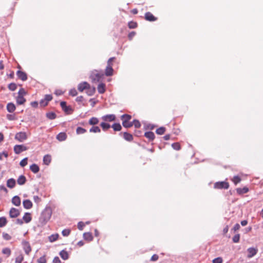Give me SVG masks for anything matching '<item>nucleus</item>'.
<instances>
[{"mask_svg": "<svg viewBox=\"0 0 263 263\" xmlns=\"http://www.w3.org/2000/svg\"><path fill=\"white\" fill-rule=\"evenodd\" d=\"M46 117L49 119H54L56 117V115L53 112H49L46 114Z\"/></svg>", "mask_w": 263, "mask_h": 263, "instance_id": "obj_41", "label": "nucleus"}, {"mask_svg": "<svg viewBox=\"0 0 263 263\" xmlns=\"http://www.w3.org/2000/svg\"><path fill=\"white\" fill-rule=\"evenodd\" d=\"M133 126L134 125L135 128H138L141 126L140 122L137 120H134L132 122Z\"/></svg>", "mask_w": 263, "mask_h": 263, "instance_id": "obj_46", "label": "nucleus"}, {"mask_svg": "<svg viewBox=\"0 0 263 263\" xmlns=\"http://www.w3.org/2000/svg\"><path fill=\"white\" fill-rule=\"evenodd\" d=\"M7 119L9 120L12 121L16 120V117L14 114H8L7 115Z\"/></svg>", "mask_w": 263, "mask_h": 263, "instance_id": "obj_49", "label": "nucleus"}, {"mask_svg": "<svg viewBox=\"0 0 263 263\" xmlns=\"http://www.w3.org/2000/svg\"><path fill=\"white\" fill-rule=\"evenodd\" d=\"M100 126L103 130H107L110 127V124L104 121L100 124Z\"/></svg>", "mask_w": 263, "mask_h": 263, "instance_id": "obj_34", "label": "nucleus"}, {"mask_svg": "<svg viewBox=\"0 0 263 263\" xmlns=\"http://www.w3.org/2000/svg\"><path fill=\"white\" fill-rule=\"evenodd\" d=\"M59 255L63 260H67L69 258V254L67 251L64 250H62Z\"/></svg>", "mask_w": 263, "mask_h": 263, "instance_id": "obj_29", "label": "nucleus"}, {"mask_svg": "<svg viewBox=\"0 0 263 263\" xmlns=\"http://www.w3.org/2000/svg\"><path fill=\"white\" fill-rule=\"evenodd\" d=\"M233 241L234 243H237L240 240V234H235L233 238H232Z\"/></svg>", "mask_w": 263, "mask_h": 263, "instance_id": "obj_44", "label": "nucleus"}, {"mask_svg": "<svg viewBox=\"0 0 263 263\" xmlns=\"http://www.w3.org/2000/svg\"><path fill=\"white\" fill-rule=\"evenodd\" d=\"M22 245L26 254L28 255L31 251V248L29 242L27 241H23L22 242Z\"/></svg>", "mask_w": 263, "mask_h": 263, "instance_id": "obj_11", "label": "nucleus"}, {"mask_svg": "<svg viewBox=\"0 0 263 263\" xmlns=\"http://www.w3.org/2000/svg\"><path fill=\"white\" fill-rule=\"evenodd\" d=\"M222 258L221 257H218L217 258H214L212 260L213 263H222Z\"/></svg>", "mask_w": 263, "mask_h": 263, "instance_id": "obj_52", "label": "nucleus"}, {"mask_svg": "<svg viewBox=\"0 0 263 263\" xmlns=\"http://www.w3.org/2000/svg\"><path fill=\"white\" fill-rule=\"evenodd\" d=\"M241 180V178L238 176H235L232 179L233 182L235 185L239 183Z\"/></svg>", "mask_w": 263, "mask_h": 263, "instance_id": "obj_40", "label": "nucleus"}, {"mask_svg": "<svg viewBox=\"0 0 263 263\" xmlns=\"http://www.w3.org/2000/svg\"><path fill=\"white\" fill-rule=\"evenodd\" d=\"M70 229H64L62 231V234L64 236H68L70 233Z\"/></svg>", "mask_w": 263, "mask_h": 263, "instance_id": "obj_51", "label": "nucleus"}, {"mask_svg": "<svg viewBox=\"0 0 263 263\" xmlns=\"http://www.w3.org/2000/svg\"><path fill=\"white\" fill-rule=\"evenodd\" d=\"M56 138L59 141H63L66 140L67 135L66 133H59Z\"/></svg>", "mask_w": 263, "mask_h": 263, "instance_id": "obj_24", "label": "nucleus"}, {"mask_svg": "<svg viewBox=\"0 0 263 263\" xmlns=\"http://www.w3.org/2000/svg\"><path fill=\"white\" fill-rule=\"evenodd\" d=\"M30 170L34 174L37 173L40 171L39 166L35 163L30 166Z\"/></svg>", "mask_w": 263, "mask_h": 263, "instance_id": "obj_28", "label": "nucleus"}, {"mask_svg": "<svg viewBox=\"0 0 263 263\" xmlns=\"http://www.w3.org/2000/svg\"><path fill=\"white\" fill-rule=\"evenodd\" d=\"M96 92V88L93 86H91L89 84V86L87 87V88L86 90V93L88 96H91L95 94Z\"/></svg>", "mask_w": 263, "mask_h": 263, "instance_id": "obj_16", "label": "nucleus"}, {"mask_svg": "<svg viewBox=\"0 0 263 263\" xmlns=\"http://www.w3.org/2000/svg\"><path fill=\"white\" fill-rule=\"evenodd\" d=\"M84 100V98H83V97L81 96H79L76 99V101L77 102H79V103H80V102H82Z\"/></svg>", "mask_w": 263, "mask_h": 263, "instance_id": "obj_64", "label": "nucleus"}, {"mask_svg": "<svg viewBox=\"0 0 263 263\" xmlns=\"http://www.w3.org/2000/svg\"><path fill=\"white\" fill-rule=\"evenodd\" d=\"M128 26L130 29H134L137 27L138 24L136 22L130 21L128 23Z\"/></svg>", "mask_w": 263, "mask_h": 263, "instance_id": "obj_39", "label": "nucleus"}, {"mask_svg": "<svg viewBox=\"0 0 263 263\" xmlns=\"http://www.w3.org/2000/svg\"><path fill=\"white\" fill-rule=\"evenodd\" d=\"M247 251L249 253L247 255L248 258L253 257L257 253V249L252 247L248 248Z\"/></svg>", "mask_w": 263, "mask_h": 263, "instance_id": "obj_13", "label": "nucleus"}, {"mask_svg": "<svg viewBox=\"0 0 263 263\" xmlns=\"http://www.w3.org/2000/svg\"><path fill=\"white\" fill-rule=\"evenodd\" d=\"M7 220L5 217H0V228L5 227L7 223Z\"/></svg>", "mask_w": 263, "mask_h": 263, "instance_id": "obj_35", "label": "nucleus"}, {"mask_svg": "<svg viewBox=\"0 0 263 263\" xmlns=\"http://www.w3.org/2000/svg\"><path fill=\"white\" fill-rule=\"evenodd\" d=\"M45 256V255H43V256L40 257L37 259L36 262L37 263H46L47 261Z\"/></svg>", "mask_w": 263, "mask_h": 263, "instance_id": "obj_48", "label": "nucleus"}, {"mask_svg": "<svg viewBox=\"0 0 263 263\" xmlns=\"http://www.w3.org/2000/svg\"><path fill=\"white\" fill-rule=\"evenodd\" d=\"M32 217L31 216V214L28 212H26L25 213L23 217V220L26 222V223H29L31 221Z\"/></svg>", "mask_w": 263, "mask_h": 263, "instance_id": "obj_25", "label": "nucleus"}, {"mask_svg": "<svg viewBox=\"0 0 263 263\" xmlns=\"http://www.w3.org/2000/svg\"><path fill=\"white\" fill-rule=\"evenodd\" d=\"M144 135L148 139L149 141H153L155 138L154 133H144Z\"/></svg>", "mask_w": 263, "mask_h": 263, "instance_id": "obj_33", "label": "nucleus"}, {"mask_svg": "<svg viewBox=\"0 0 263 263\" xmlns=\"http://www.w3.org/2000/svg\"><path fill=\"white\" fill-rule=\"evenodd\" d=\"M9 216L12 218L17 217L20 215V212L18 210L11 208L9 211Z\"/></svg>", "mask_w": 263, "mask_h": 263, "instance_id": "obj_8", "label": "nucleus"}, {"mask_svg": "<svg viewBox=\"0 0 263 263\" xmlns=\"http://www.w3.org/2000/svg\"><path fill=\"white\" fill-rule=\"evenodd\" d=\"M144 18L145 20L149 22H155L157 20V17H155L152 13L150 12H147L145 13Z\"/></svg>", "mask_w": 263, "mask_h": 263, "instance_id": "obj_10", "label": "nucleus"}, {"mask_svg": "<svg viewBox=\"0 0 263 263\" xmlns=\"http://www.w3.org/2000/svg\"><path fill=\"white\" fill-rule=\"evenodd\" d=\"M88 86L89 83L86 82H83L79 84L78 85V89L80 92H83L84 90H86Z\"/></svg>", "mask_w": 263, "mask_h": 263, "instance_id": "obj_12", "label": "nucleus"}, {"mask_svg": "<svg viewBox=\"0 0 263 263\" xmlns=\"http://www.w3.org/2000/svg\"><path fill=\"white\" fill-rule=\"evenodd\" d=\"M172 147L175 150L178 151L181 149L180 145L178 142L174 143L172 144Z\"/></svg>", "mask_w": 263, "mask_h": 263, "instance_id": "obj_43", "label": "nucleus"}, {"mask_svg": "<svg viewBox=\"0 0 263 263\" xmlns=\"http://www.w3.org/2000/svg\"><path fill=\"white\" fill-rule=\"evenodd\" d=\"M60 105L62 109L66 112H68L69 110H71V107L66 105V102H61L60 103Z\"/></svg>", "mask_w": 263, "mask_h": 263, "instance_id": "obj_27", "label": "nucleus"}, {"mask_svg": "<svg viewBox=\"0 0 263 263\" xmlns=\"http://www.w3.org/2000/svg\"><path fill=\"white\" fill-rule=\"evenodd\" d=\"M16 74L19 79L24 81L27 79V74L22 71L18 70L16 72Z\"/></svg>", "mask_w": 263, "mask_h": 263, "instance_id": "obj_14", "label": "nucleus"}, {"mask_svg": "<svg viewBox=\"0 0 263 263\" xmlns=\"http://www.w3.org/2000/svg\"><path fill=\"white\" fill-rule=\"evenodd\" d=\"M23 205L24 208L26 209H30L33 206L32 202L29 199L24 200L23 201Z\"/></svg>", "mask_w": 263, "mask_h": 263, "instance_id": "obj_15", "label": "nucleus"}, {"mask_svg": "<svg viewBox=\"0 0 263 263\" xmlns=\"http://www.w3.org/2000/svg\"><path fill=\"white\" fill-rule=\"evenodd\" d=\"M132 119L131 116L125 114L121 117L122 121V125L125 128H129L133 126L132 122H130Z\"/></svg>", "mask_w": 263, "mask_h": 263, "instance_id": "obj_3", "label": "nucleus"}, {"mask_svg": "<svg viewBox=\"0 0 263 263\" xmlns=\"http://www.w3.org/2000/svg\"><path fill=\"white\" fill-rule=\"evenodd\" d=\"M16 109L15 105L13 103H9L7 105V110L9 112H13Z\"/></svg>", "mask_w": 263, "mask_h": 263, "instance_id": "obj_26", "label": "nucleus"}, {"mask_svg": "<svg viewBox=\"0 0 263 263\" xmlns=\"http://www.w3.org/2000/svg\"><path fill=\"white\" fill-rule=\"evenodd\" d=\"M27 160H28V158L27 157H26V158H24L20 162V165L22 167H25L27 164Z\"/></svg>", "mask_w": 263, "mask_h": 263, "instance_id": "obj_47", "label": "nucleus"}, {"mask_svg": "<svg viewBox=\"0 0 263 263\" xmlns=\"http://www.w3.org/2000/svg\"><path fill=\"white\" fill-rule=\"evenodd\" d=\"M59 236V235L58 234H52L48 237V239L50 242H52L57 240L58 239Z\"/></svg>", "mask_w": 263, "mask_h": 263, "instance_id": "obj_36", "label": "nucleus"}, {"mask_svg": "<svg viewBox=\"0 0 263 263\" xmlns=\"http://www.w3.org/2000/svg\"><path fill=\"white\" fill-rule=\"evenodd\" d=\"M12 203L15 206H20L21 203V198L18 196H14L12 199Z\"/></svg>", "mask_w": 263, "mask_h": 263, "instance_id": "obj_17", "label": "nucleus"}, {"mask_svg": "<svg viewBox=\"0 0 263 263\" xmlns=\"http://www.w3.org/2000/svg\"><path fill=\"white\" fill-rule=\"evenodd\" d=\"M83 238L85 240L91 241L93 240L92 233L90 232H85L83 234Z\"/></svg>", "mask_w": 263, "mask_h": 263, "instance_id": "obj_21", "label": "nucleus"}, {"mask_svg": "<svg viewBox=\"0 0 263 263\" xmlns=\"http://www.w3.org/2000/svg\"><path fill=\"white\" fill-rule=\"evenodd\" d=\"M16 85L14 83H10L8 85V88L11 91H14L16 89Z\"/></svg>", "mask_w": 263, "mask_h": 263, "instance_id": "obj_50", "label": "nucleus"}, {"mask_svg": "<svg viewBox=\"0 0 263 263\" xmlns=\"http://www.w3.org/2000/svg\"><path fill=\"white\" fill-rule=\"evenodd\" d=\"M48 102L46 101L44 99L41 100L40 102V105L41 106H46L47 105Z\"/></svg>", "mask_w": 263, "mask_h": 263, "instance_id": "obj_57", "label": "nucleus"}, {"mask_svg": "<svg viewBox=\"0 0 263 263\" xmlns=\"http://www.w3.org/2000/svg\"><path fill=\"white\" fill-rule=\"evenodd\" d=\"M24 260V256L22 254H20L15 258V263H22Z\"/></svg>", "mask_w": 263, "mask_h": 263, "instance_id": "obj_45", "label": "nucleus"}, {"mask_svg": "<svg viewBox=\"0 0 263 263\" xmlns=\"http://www.w3.org/2000/svg\"><path fill=\"white\" fill-rule=\"evenodd\" d=\"M115 59V58L112 57L109 59L107 62V66L105 69V75L106 76H111L113 74L114 70L112 68V62Z\"/></svg>", "mask_w": 263, "mask_h": 263, "instance_id": "obj_4", "label": "nucleus"}, {"mask_svg": "<svg viewBox=\"0 0 263 263\" xmlns=\"http://www.w3.org/2000/svg\"><path fill=\"white\" fill-rule=\"evenodd\" d=\"M16 184V181L13 178L9 179L7 181V186L10 189L14 187Z\"/></svg>", "mask_w": 263, "mask_h": 263, "instance_id": "obj_18", "label": "nucleus"}, {"mask_svg": "<svg viewBox=\"0 0 263 263\" xmlns=\"http://www.w3.org/2000/svg\"><path fill=\"white\" fill-rule=\"evenodd\" d=\"M27 179L26 177L23 175H21L17 180V183L20 185H24Z\"/></svg>", "mask_w": 263, "mask_h": 263, "instance_id": "obj_20", "label": "nucleus"}, {"mask_svg": "<svg viewBox=\"0 0 263 263\" xmlns=\"http://www.w3.org/2000/svg\"><path fill=\"white\" fill-rule=\"evenodd\" d=\"M229 186V182L226 181L216 182L214 184V188L215 189H228Z\"/></svg>", "mask_w": 263, "mask_h": 263, "instance_id": "obj_5", "label": "nucleus"}, {"mask_svg": "<svg viewBox=\"0 0 263 263\" xmlns=\"http://www.w3.org/2000/svg\"><path fill=\"white\" fill-rule=\"evenodd\" d=\"M90 78L93 82H100L104 78V74L102 72L95 70L92 71Z\"/></svg>", "mask_w": 263, "mask_h": 263, "instance_id": "obj_2", "label": "nucleus"}, {"mask_svg": "<svg viewBox=\"0 0 263 263\" xmlns=\"http://www.w3.org/2000/svg\"><path fill=\"white\" fill-rule=\"evenodd\" d=\"M69 95H70L72 97H74L77 95L78 92H77V90L75 88H73V89H71V90H70V91L69 92Z\"/></svg>", "mask_w": 263, "mask_h": 263, "instance_id": "obj_53", "label": "nucleus"}, {"mask_svg": "<svg viewBox=\"0 0 263 263\" xmlns=\"http://www.w3.org/2000/svg\"><path fill=\"white\" fill-rule=\"evenodd\" d=\"M16 102L18 105L24 104L26 102V99L24 96L18 95L16 98Z\"/></svg>", "mask_w": 263, "mask_h": 263, "instance_id": "obj_30", "label": "nucleus"}, {"mask_svg": "<svg viewBox=\"0 0 263 263\" xmlns=\"http://www.w3.org/2000/svg\"><path fill=\"white\" fill-rule=\"evenodd\" d=\"M116 116L114 114L106 115L102 117L101 119L106 122H112L116 120Z\"/></svg>", "mask_w": 263, "mask_h": 263, "instance_id": "obj_9", "label": "nucleus"}, {"mask_svg": "<svg viewBox=\"0 0 263 263\" xmlns=\"http://www.w3.org/2000/svg\"><path fill=\"white\" fill-rule=\"evenodd\" d=\"M90 132H100V129L98 126H93L90 129Z\"/></svg>", "mask_w": 263, "mask_h": 263, "instance_id": "obj_62", "label": "nucleus"}, {"mask_svg": "<svg viewBox=\"0 0 263 263\" xmlns=\"http://www.w3.org/2000/svg\"><path fill=\"white\" fill-rule=\"evenodd\" d=\"M159 258V256L157 254H154L151 258V261H156Z\"/></svg>", "mask_w": 263, "mask_h": 263, "instance_id": "obj_60", "label": "nucleus"}, {"mask_svg": "<svg viewBox=\"0 0 263 263\" xmlns=\"http://www.w3.org/2000/svg\"><path fill=\"white\" fill-rule=\"evenodd\" d=\"M98 91L100 93H103L105 91V85L104 83H100L98 85Z\"/></svg>", "mask_w": 263, "mask_h": 263, "instance_id": "obj_31", "label": "nucleus"}, {"mask_svg": "<svg viewBox=\"0 0 263 263\" xmlns=\"http://www.w3.org/2000/svg\"><path fill=\"white\" fill-rule=\"evenodd\" d=\"M53 263H61V261L59 257L55 256L54 257V258L53 259Z\"/></svg>", "mask_w": 263, "mask_h": 263, "instance_id": "obj_63", "label": "nucleus"}, {"mask_svg": "<svg viewBox=\"0 0 263 263\" xmlns=\"http://www.w3.org/2000/svg\"><path fill=\"white\" fill-rule=\"evenodd\" d=\"M84 226L85 224L82 221H80L78 223V228L81 231L83 230Z\"/></svg>", "mask_w": 263, "mask_h": 263, "instance_id": "obj_55", "label": "nucleus"}, {"mask_svg": "<svg viewBox=\"0 0 263 263\" xmlns=\"http://www.w3.org/2000/svg\"><path fill=\"white\" fill-rule=\"evenodd\" d=\"M99 123V120L96 117H92L89 120V123L90 125H96Z\"/></svg>", "mask_w": 263, "mask_h": 263, "instance_id": "obj_37", "label": "nucleus"}, {"mask_svg": "<svg viewBox=\"0 0 263 263\" xmlns=\"http://www.w3.org/2000/svg\"><path fill=\"white\" fill-rule=\"evenodd\" d=\"M3 237L4 239L6 240H9L11 239V237L8 233L3 232Z\"/></svg>", "mask_w": 263, "mask_h": 263, "instance_id": "obj_54", "label": "nucleus"}, {"mask_svg": "<svg viewBox=\"0 0 263 263\" xmlns=\"http://www.w3.org/2000/svg\"><path fill=\"white\" fill-rule=\"evenodd\" d=\"M52 214V212L50 209H46L42 213L41 215L39 218L40 223L44 226L49 221L50 219Z\"/></svg>", "mask_w": 263, "mask_h": 263, "instance_id": "obj_1", "label": "nucleus"}, {"mask_svg": "<svg viewBox=\"0 0 263 263\" xmlns=\"http://www.w3.org/2000/svg\"><path fill=\"white\" fill-rule=\"evenodd\" d=\"M136 33L135 31H132L130 32L128 35V38L129 40H132L133 38L135 36Z\"/></svg>", "mask_w": 263, "mask_h": 263, "instance_id": "obj_59", "label": "nucleus"}, {"mask_svg": "<svg viewBox=\"0 0 263 263\" xmlns=\"http://www.w3.org/2000/svg\"><path fill=\"white\" fill-rule=\"evenodd\" d=\"M156 127V126L154 124L146 123H144V128L145 130H154Z\"/></svg>", "mask_w": 263, "mask_h": 263, "instance_id": "obj_22", "label": "nucleus"}, {"mask_svg": "<svg viewBox=\"0 0 263 263\" xmlns=\"http://www.w3.org/2000/svg\"><path fill=\"white\" fill-rule=\"evenodd\" d=\"M51 160V156L49 155H46L43 158V163L44 164L48 165Z\"/></svg>", "mask_w": 263, "mask_h": 263, "instance_id": "obj_32", "label": "nucleus"}, {"mask_svg": "<svg viewBox=\"0 0 263 263\" xmlns=\"http://www.w3.org/2000/svg\"><path fill=\"white\" fill-rule=\"evenodd\" d=\"M26 94V92L24 88H21L18 92V95L19 96H24Z\"/></svg>", "mask_w": 263, "mask_h": 263, "instance_id": "obj_56", "label": "nucleus"}, {"mask_svg": "<svg viewBox=\"0 0 263 263\" xmlns=\"http://www.w3.org/2000/svg\"><path fill=\"white\" fill-rule=\"evenodd\" d=\"M237 193L240 195H241L243 194L247 193L249 189L248 187L245 186L243 188H237L236 189Z\"/></svg>", "mask_w": 263, "mask_h": 263, "instance_id": "obj_19", "label": "nucleus"}, {"mask_svg": "<svg viewBox=\"0 0 263 263\" xmlns=\"http://www.w3.org/2000/svg\"><path fill=\"white\" fill-rule=\"evenodd\" d=\"M44 99L49 102L50 101H51L52 99V96L51 95H46L45 96Z\"/></svg>", "mask_w": 263, "mask_h": 263, "instance_id": "obj_58", "label": "nucleus"}, {"mask_svg": "<svg viewBox=\"0 0 263 263\" xmlns=\"http://www.w3.org/2000/svg\"><path fill=\"white\" fill-rule=\"evenodd\" d=\"M112 127L115 131H120L122 127L120 123H115L112 125Z\"/></svg>", "mask_w": 263, "mask_h": 263, "instance_id": "obj_38", "label": "nucleus"}, {"mask_svg": "<svg viewBox=\"0 0 263 263\" xmlns=\"http://www.w3.org/2000/svg\"><path fill=\"white\" fill-rule=\"evenodd\" d=\"M240 227L239 224L236 223L234 225V226L233 228V229H232V230H233L234 232H236L237 230H238L240 229Z\"/></svg>", "mask_w": 263, "mask_h": 263, "instance_id": "obj_61", "label": "nucleus"}, {"mask_svg": "<svg viewBox=\"0 0 263 263\" xmlns=\"http://www.w3.org/2000/svg\"><path fill=\"white\" fill-rule=\"evenodd\" d=\"M29 135L27 133H16L14 138L18 142H23L27 139Z\"/></svg>", "mask_w": 263, "mask_h": 263, "instance_id": "obj_6", "label": "nucleus"}, {"mask_svg": "<svg viewBox=\"0 0 263 263\" xmlns=\"http://www.w3.org/2000/svg\"><path fill=\"white\" fill-rule=\"evenodd\" d=\"M2 253L4 254H6L8 256H9L11 255V251L9 248H5L2 250Z\"/></svg>", "mask_w": 263, "mask_h": 263, "instance_id": "obj_42", "label": "nucleus"}, {"mask_svg": "<svg viewBox=\"0 0 263 263\" xmlns=\"http://www.w3.org/2000/svg\"><path fill=\"white\" fill-rule=\"evenodd\" d=\"M27 149V147L24 145H15L14 146V152L16 154H19Z\"/></svg>", "mask_w": 263, "mask_h": 263, "instance_id": "obj_7", "label": "nucleus"}, {"mask_svg": "<svg viewBox=\"0 0 263 263\" xmlns=\"http://www.w3.org/2000/svg\"><path fill=\"white\" fill-rule=\"evenodd\" d=\"M121 134H123V138L127 141H131L133 139V136L130 133H120Z\"/></svg>", "mask_w": 263, "mask_h": 263, "instance_id": "obj_23", "label": "nucleus"}]
</instances>
